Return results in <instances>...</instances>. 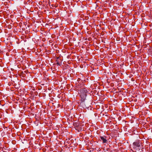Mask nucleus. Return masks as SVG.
<instances>
[{
    "label": "nucleus",
    "mask_w": 152,
    "mask_h": 152,
    "mask_svg": "<svg viewBox=\"0 0 152 152\" xmlns=\"http://www.w3.org/2000/svg\"><path fill=\"white\" fill-rule=\"evenodd\" d=\"M133 144L134 146V148H136V147H139L140 146V143L139 141L137 140L134 142Z\"/></svg>",
    "instance_id": "nucleus-3"
},
{
    "label": "nucleus",
    "mask_w": 152,
    "mask_h": 152,
    "mask_svg": "<svg viewBox=\"0 0 152 152\" xmlns=\"http://www.w3.org/2000/svg\"><path fill=\"white\" fill-rule=\"evenodd\" d=\"M87 92V89L85 88H83L80 90V94L82 102H83L85 100Z\"/></svg>",
    "instance_id": "nucleus-1"
},
{
    "label": "nucleus",
    "mask_w": 152,
    "mask_h": 152,
    "mask_svg": "<svg viewBox=\"0 0 152 152\" xmlns=\"http://www.w3.org/2000/svg\"><path fill=\"white\" fill-rule=\"evenodd\" d=\"M56 61L57 62L56 65L58 66L61 65V64L57 61L56 60Z\"/></svg>",
    "instance_id": "nucleus-4"
},
{
    "label": "nucleus",
    "mask_w": 152,
    "mask_h": 152,
    "mask_svg": "<svg viewBox=\"0 0 152 152\" xmlns=\"http://www.w3.org/2000/svg\"><path fill=\"white\" fill-rule=\"evenodd\" d=\"M107 137L105 136H100V141H102L103 143H107Z\"/></svg>",
    "instance_id": "nucleus-2"
}]
</instances>
